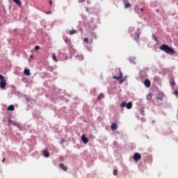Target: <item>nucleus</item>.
I'll return each instance as SVG.
<instances>
[{
    "label": "nucleus",
    "mask_w": 178,
    "mask_h": 178,
    "mask_svg": "<svg viewBox=\"0 0 178 178\" xmlns=\"http://www.w3.org/2000/svg\"><path fill=\"white\" fill-rule=\"evenodd\" d=\"M160 49L161 51H163V52H165V54H169L170 55H173L176 54L175 49L169 47V45L168 44H162L160 47Z\"/></svg>",
    "instance_id": "1"
},
{
    "label": "nucleus",
    "mask_w": 178,
    "mask_h": 178,
    "mask_svg": "<svg viewBox=\"0 0 178 178\" xmlns=\"http://www.w3.org/2000/svg\"><path fill=\"white\" fill-rule=\"evenodd\" d=\"M134 159L136 162H138L141 159V154L140 153H135L134 154Z\"/></svg>",
    "instance_id": "2"
},
{
    "label": "nucleus",
    "mask_w": 178,
    "mask_h": 178,
    "mask_svg": "<svg viewBox=\"0 0 178 178\" xmlns=\"http://www.w3.org/2000/svg\"><path fill=\"white\" fill-rule=\"evenodd\" d=\"M120 72V76H113V79H115V80H120V79H123V73H122V71H120V70H119Z\"/></svg>",
    "instance_id": "3"
},
{
    "label": "nucleus",
    "mask_w": 178,
    "mask_h": 178,
    "mask_svg": "<svg viewBox=\"0 0 178 178\" xmlns=\"http://www.w3.org/2000/svg\"><path fill=\"white\" fill-rule=\"evenodd\" d=\"M144 84L147 88H149V87H151V81H149V79H145L144 81Z\"/></svg>",
    "instance_id": "4"
},
{
    "label": "nucleus",
    "mask_w": 178,
    "mask_h": 178,
    "mask_svg": "<svg viewBox=\"0 0 178 178\" xmlns=\"http://www.w3.org/2000/svg\"><path fill=\"white\" fill-rule=\"evenodd\" d=\"M111 129V130H118V124L116 122H113Z\"/></svg>",
    "instance_id": "5"
},
{
    "label": "nucleus",
    "mask_w": 178,
    "mask_h": 178,
    "mask_svg": "<svg viewBox=\"0 0 178 178\" xmlns=\"http://www.w3.org/2000/svg\"><path fill=\"white\" fill-rule=\"evenodd\" d=\"M81 140H82L83 144H88V138H86V136L82 135Z\"/></svg>",
    "instance_id": "6"
},
{
    "label": "nucleus",
    "mask_w": 178,
    "mask_h": 178,
    "mask_svg": "<svg viewBox=\"0 0 178 178\" xmlns=\"http://www.w3.org/2000/svg\"><path fill=\"white\" fill-rule=\"evenodd\" d=\"M44 156L45 158L49 157V152H48V149H45L44 150L42 151Z\"/></svg>",
    "instance_id": "7"
},
{
    "label": "nucleus",
    "mask_w": 178,
    "mask_h": 178,
    "mask_svg": "<svg viewBox=\"0 0 178 178\" xmlns=\"http://www.w3.org/2000/svg\"><path fill=\"white\" fill-rule=\"evenodd\" d=\"M59 167L60 168V169H63V170H64V172H67V168L66 166H65V165L63 163H60Z\"/></svg>",
    "instance_id": "8"
},
{
    "label": "nucleus",
    "mask_w": 178,
    "mask_h": 178,
    "mask_svg": "<svg viewBox=\"0 0 178 178\" xmlns=\"http://www.w3.org/2000/svg\"><path fill=\"white\" fill-rule=\"evenodd\" d=\"M135 35H136V40L138 41V39L140 38V29H137V31L135 33Z\"/></svg>",
    "instance_id": "9"
},
{
    "label": "nucleus",
    "mask_w": 178,
    "mask_h": 178,
    "mask_svg": "<svg viewBox=\"0 0 178 178\" xmlns=\"http://www.w3.org/2000/svg\"><path fill=\"white\" fill-rule=\"evenodd\" d=\"M24 74H25V76H31V73L30 72V70L25 69L24 71Z\"/></svg>",
    "instance_id": "10"
},
{
    "label": "nucleus",
    "mask_w": 178,
    "mask_h": 178,
    "mask_svg": "<svg viewBox=\"0 0 178 178\" xmlns=\"http://www.w3.org/2000/svg\"><path fill=\"white\" fill-rule=\"evenodd\" d=\"M0 87L2 88V90H4V88L6 87V81L0 82Z\"/></svg>",
    "instance_id": "11"
},
{
    "label": "nucleus",
    "mask_w": 178,
    "mask_h": 178,
    "mask_svg": "<svg viewBox=\"0 0 178 178\" xmlns=\"http://www.w3.org/2000/svg\"><path fill=\"white\" fill-rule=\"evenodd\" d=\"M127 109H131L133 107V103L131 102H129L128 104H127Z\"/></svg>",
    "instance_id": "12"
},
{
    "label": "nucleus",
    "mask_w": 178,
    "mask_h": 178,
    "mask_svg": "<svg viewBox=\"0 0 178 178\" xmlns=\"http://www.w3.org/2000/svg\"><path fill=\"white\" fill-rule=\"evenodd\" d=\"M153 95H152V93H149L146 97L147 99H148V101H151V99H152Z\"/></svg>",
    "instance_id": "13"
},
{
    "label": "nucleus",
    "mask_w": 178,
    "mask_h": 178,
    "mask_svg": "<svg viewBox=\"0 0 178 178\" xmlns=\"http://www.w3.org/2000/svg\"><path fill=\"white\" fill-rule=\"evenodd\" d=\"M8 111H15V106H13V105H10V106L8 107Z\"/></svg>",
    "instance_id": "14"
},
{
    "label": "nucleus",
    "mask_w": 178,
    "mask_h": 178,
    "mask_svg": "<svg viewBox=\"0 0 178 178\" xmlns=\"http://www.w3.org/2000/svg\"><path fill=\"white\" fill-rule=\"evenodd\" d=\"M15 3H16V5H18L19 6H22V2L20 1V0H13Z\"/></svg>",
    "instance_id": "15"
},
{
    "label": "nucleus",
    "mask_w": 178,
    "mask_h": 178,
    "mask_svg": "<svg viewBox=\"0 0 178 178\" xmlns=\"http://www.w3.org/2000/svg\"><path fill=\"white\" fill-rule=\"evenodd\" d=\"M124 8L127 9V8H130V6H131V5L130 4V3H127V2H124Z\"/></svg>",
    "instance_id": "16"
},
{
    "label": "nucleus",
    "mask_w": 178,
    "mask_h": 178,
    "mask_svg": "<svg viewBox=\"0 0 178 178\" xmlns=\"http://www.w3.org/2000/svg\"><path fill=\"white\" fill-rule=\"evenodd\" d=\"M102 98H104V93H100L99 95V96L97 97V100L101 101V99H102Z\"/></svg>",
    "instance_id": "17"
},
{
    "label": "nucleus",
    "mask_w": 178,
    "mask_h": 178,
    "mask_svg": "<svg viewBox=\"0 0 178 178\" xmlns=\"http://www.w3.org/2000/svg\"><path fill=\"white\" fill-rule=\"evenodd\" d=\"M77 33V31L76 29H72L71 31H70V34L71 35H73V34H76Z\"/></svg>",
    "instance_id": "18"
},
{
    "label": "nucleus",
    "mask_w": 178,
    "mask_h": 178,
    "mask_svg": "<svg viewBox=\"0 0 178 178\" xmlns=\"http://www.w3.org/2000/svg\"><path fill=\"white\" fill-rule=\"evenodd\" d=\"M0 82H5L6 80L5 79V76H3L2 74H0Z\"/></svg>",
    "instance_id": "19"
},
{
    "label": "nucleus",
    "mask_w": 178,
    "mask_h": 178,
    "mask_svg": "<svg viewBox=\"0 0 178 178\" xmlns=\"http://www.w3.org/2000/svg\"><path fill=\"white\" fill-rule=\"evenodd\" d=\"M127 106L126 102H122L121 104H120V108H124Z\"/></svg>",
    "instance_id": "20"
},
{
    "label": "nucleus",
    "mask_w": 178,
    "mask_h": 178,
    "mask_svg": "<svg viewBox=\"0 0 178 178\" xmlns=\"http://www.w3.org/2000/svg\"><path fill=\"white\" fill-rule=\"evenodd\" d=\"M53 59L55 62H58V59L56 58V55H55V53L53 54Z\"/></svg>",
    "instance_id": "21"
},
{
    "label": "nucleus",
    "mask_w": 178,
    "mask_h": 178,
    "mask_svg": "<svg viewBox=\"0 0 178 178\" xmlns=\"http://www.w3.org/2000/svg\"><path fill=\"white\" fill-rule=\"evenodd\" d=\"M12 123H13V124L14 125V126H16L17 127H19V124H18L17 123H16V122H12Z\"/></svg>",
    "instance_id": "22"
},
{
    "label": "nucleus",
    "mask_w": 178,
    "mask_h": 178,
    "mask_svg": "<svg viewBox=\"0 0 178 178\" xmlns=\"http://www.w3.org/2000/svg\"><path fill=\"white\" fill-rule=\"evenodd\" d=\"M113 175H114V176H118V170H113Z\"/></svg>",
    "instance_id": "23"
},
{
    "label": "nucleus",
    "mask_w": 178,
    "mask_h": 178,
    "mask_svg": "<svg viewBox=\"0 0 178 178\" xmlns=\"http://www.w3.org/2000/svg\"><path fill=\"white\" fill-rule=\"evenodd\" d=\"M83 41H84V42H86V44H88V38H85Z\"/></svg>",
    "instance_id": "24"
},
{
    "label": "nucleus",
    "mask_w": 178,
    "mask_h": 178,
    "mask_svg": "<svg viewBox=\"0 0 178 178\" xmlns=\"http://www.w3.org/2000/svg\"><path fill=\"white\" fill-rule=\"evenodd\" d=\"M35 51H38V49H40V46H35Z\"/></svg>",
    "instance_id": "25"
},
{
    "label": "nucleus",
    "mask_w": 178,
    "mask_h": 178,
    "mask_svg": "<svg viewBox=\"0 0 178 178\" xmlns=\"http://www.w3.org/2000/svg\"><path fill=\"white\" fill-rule=\"evenodd\" d=\"M175 85H176V83H175V81H173L171 83V84H170L171 86H175Z\"/></svg>",
    "instance_id": "26"
},
{
    "label": "nucleus",
    "mask_w": 178,
    "mask_h": 178,
    "mask_svg": "<svg viewBox=\"0 0 178 178\" xmlns=\"http://www.w3.org/2000/svg\"><path fill=\"white\" fill-rule=\"evenodd\" d=\"M174 94H175V95H178V90H175V91L174 92Z\"/></svg>",
    "instance_id": "27"
},
{
    "label": "nucleus",
    "mask_w": 178,
    "mask_h": 178,
    "mask_svg": "<svg viewBox=\"0 0 178 178\" xmlns=\"http://www.w3.org/2000/svg\"><path fill=\"white\" fill-rule=\"evenodd\" d=\"M81 58V60H83L84 59V57H83V56H80Z\"/></svg>",
    "instance_id": "28"
},
{
    "label": "nucleus",
    "mask_w": 178,
    "mask_h": 178,
    "mask_svg": "<svg viewBox=\"0 0 178 178\" xmlns=\"http://www.w3.org/2000/svg\"><path fill=\"white\" fill-rule=\"evenodd\" d=\"M49 3L50 5H52V1L49 0Z\"/></svg>",
    "instance_id": "29"
},
{
    "label": "nucleus",
    "mask_w": 178,
    "mask_h": 178,
    "mask_svg": "<svg viewBox=\"0 0 178 178\" xmlns=\"http://www.w3.org/2000/svg\"><path fill=\"white\" fill-rule=\"evenodd\" d=\"M49 13H51V10H49V12H46L47 15H49Z\"/></svg>",
    "instance_id": "30"
},
{
    "label": "nucleus",
    "mask_w": 178,
    "mask_h": 178,
    "mask_svg": "<svg viewBox=\"0 0 178 178\" xmlns=\"http://www.w3.org/2000/svg\"><path fill=\"white\" fill-rule=\"evenodd\" d=\"M123 83V80L120 81V84H122Z\"/></svg>",
    "instance_id": "31"
},
{
    "label": "nucleus",
    "mask_w": 178,
    "mask_h": 178,
    "mask_svg": "<svg viewBox=\"0 0 178 178\" xmlns=\"http://www.w3.org/2000/svg\"><path fill=\"white\" fill-rule=\"evenodd\" d=\"M2 162H5V158L3 159Z\"/></svg>",
    "instance_id": "32"
},
{
    "label": "nucleus",
    "mask_w": 178,
    "mask_h": 178,
    "mask_svg": "<svg viewBox=\"0 0 178 178\" xmlns=\"http://www.w3.org/2000/svg\"><path fill=\"white\" fill-rule=\"evenodd\" d=\"M31 58H34V56H33V55H31V56H30Z\"/></svg>",
    "instance_id": "33"
},
{
    "label": "nucleus",
    "mask_w": 178,
    "mask_h": 178,
    "mask_svg": "<svg viewBox=\"0 0 178 178\" xmlns=\"http://www.w3.org/2000/svg\"><path fill=\"white\" fill-rule=\"evenodd\" d=\"M140 10H141V11H143V10H144V9H143V8H140Z\"/></svg>",
    "instance_id": "34"
},
{
    "label": "nucleus",
    "mask_w": 178,
    "mask_h": 178,
    "mask_svg": "<svg viewBox=\"0 0 178 178\" xmlns=\"http://www.w3.org/2000/svg\"><path fill=\"white\" fill-rule=\"evenodd\" d=\"M155 41H157L156 38H154Z\"/></svg>",
    "instance_id": "35"
},
{
    "label": "nucleus",
    "mask_w": 178,
    "mask_h": 178,
    "mask_svg": "<svg viewBox=\"0 0 178 178\" xmlns=\"http://www.w3.org/2000/svg\"><path fill=\"white\" fill-rule=\"evenodd\" d=\"M81 1H84V0H81Z\"/></svg>",
    "instance_id": "36"
}]
</instances>
